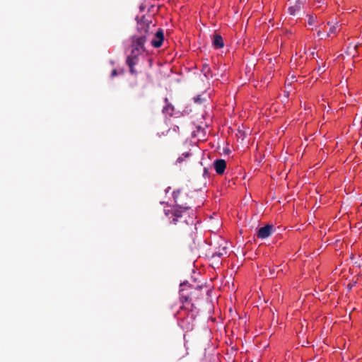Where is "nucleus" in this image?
Masks as SVG:
<instances>
[{
	"label": "nucleus",
	"instance_id": "8",
	"mask_svg": "<svg viewBox=\"0 0 362 362\" xmlns=\"http://www.w3.org/2000/svg\"><path fill=\"white\" fill-rule=\"evenodd\" d=\"M126 62L129 67V71L132 74H136V71L134 69V66L138 63V57L129 55L127 57Z\"/></svg>",
	"mask_w": 362,
	"mask_h": 362
},
{
	"label": "nucleus",
	"instance_id": "15",
	"mask_svg": "<svg viewBox=\"0 0 362 362\" xmlns=\"http://www.w3.org/2000/svg\"><path fill=\"white\" fill-rule=\"evenodd\" d=\"M315 21V18L313 17V16H310L309 19H308V24L309 25H313Z\"/></svg>",
	"mask_w": 362,
	"mask_h": 362
},
{
	"label": "nucleus",
	"instance_id": "14",
	"mask_svg": "<svg viewBox=\"0 0 362 362\" xmlns=\"http://www.w3.org/2000/svg\"><path fill=\"white\" fill-rule=\"evenodd\" d=\"M338 28H339L338 23H336V25L331 26L329 31L326 35L327 37H329L331 34L337 33Z\"/></svg>",
	"mask_w": 362,
	"mask_h": 362
},
{
	"label": "nucleus",
	"instance_id": "5",
	"mask_svg": "<svg viewBox=\"0 0 362 362\" xmlns=\"http://www.w3.org/2000/svg\"><path fill=\"white\" fill-rule=\"evenodd\" d=\"M214 167L218 175H222L226 168V162L224 159H217L214 163Z\"/></svg>",
	"mask_w": 362,
	"mask_h": 362
},
{
	"label": "nucleus",
	"instance_id": "11",
	"mask_svg": "<svg viewBox=\"0 0 362 362\" xmlns=\"http://www.w3.org/2000/svg\"><path fill=\"white\" fill-rule=\"evenodd\" d=\"M165 101L166 105L163 108V112L167 115L172 116L174 112V107L171 104L168 103V98H165Z\"/></svg>",
	"mask_w": 362,
	"mask_h": 362
},
{
	"label": "nucleus",
	"instance_id": "16",
	"mask_svg": "<svg viewBox=\"0 0 362 362\" xmlns=\"http://www.w3.org/2000/svg\"><path fill=\"white\" fill-rule=\"evenodd\" d=\"M118 75V72L116 69H113L111 72V77H115Z\"/></svg>",
	"mask_w": 362,
	"mask_h": 362
},
{
	"label": "nucleus",
	"instance_id": "21",
	"mask_svg": "<svg viewBox=\"0 0 362 362\" xmlns=\"http://www.w3.org/2000/svg\"><path fill=\"white\" fill-rule=\"evenodd\" d=\"M295 76L293 75L291 76V79H294Z\"/></svg>",
	"mask_w": 362,
	"mask_h": 362
},
{
	"label": "nucleus",
	"instance_id": "9",
	"mask_svg": "<svg viewBox=\"0 0 362 362\" xmlns=\"http://www.w3.org/2000/svg\"><path fill=\"white\" fill-rule=\"evenodd\" d=\"M303 6V3L299 0L296 1L294 4L288 8V12L291 15L295 16L300 11V8Z\"/></svg>",
	"mask_w": 362,
	"mask_h": 362
},
{
	"label": "nucleus",
	"instance_id": "12",
	"mask_svg": "<svg viewBox=\"0 0 362 362\" xmlns=\"http://www.w3.org/2000/svg\"><path fill=\"white\" fill-rule=\"evenodd\" d=\"M202 72L203 73V74L204 75V76L206 78H210L213 77V74H212L211 68L209 67V64H207L206 63H204L202 65Z\"/></svg>",
	"mask_w": 362,
	"mask_h": 362
},
{
	"label": "nucleus",
	"instance_id": "13",
	"mask_svg": "<svg viewBox=\"0 0 362 362\" xmlns=\"http://www.w3.org/2000/svg\"><path fill=\"white\" fill-rule=\"evenodd\" d=\"M226 254H227V248H226V247H223L221 249H219V250L218 252H216L213 255V257H214L216 256L221 257L223 255H226Z\"/></svg>",
	"mask_w": 362,
	"mask_h": 362
},
{
	"label": "nucleus",
	"instance_id": "18",
	"mask_svg": "<svg viewBox=\"0 0 362 362\" xmlns=\"http://www.w3.org/2000/svg\"><path fill=\"white\" fill-rule=\"evenodd\" d=\"M317 35H318L319 37H322V36L323 35V33H322L320 30H318V32H317Z\"/></svg>",
	"mask_w": 362,
	"mask_h": 362
},
{
	"label": "nucleus",
	"instance_id": "10",
	"mask_svg": "<svg viewBox=\"0 0 362 362\" xmlns=\"http://www.w3.org/2000/svg\"><path fill=\"white\" fill-rule=\"evenodd\" d=\"M212 44L216 49L222 48L224 46V42L222 37L219 34H215L213 36Z\"/></svg>",
	"mask_w": 362,
	"mask_h": 362
},
{
	"label": "nucleus",
	"instance_id": "7",
	"mask_svg": "<svg viewBox=\"0 0 362 362\" xmlns=\"http://www.w3.org/2000/svg\"><path fill=\"white\" fill-rule=\"evenodd\" d=\"M180 300L182 303V305L180 307V309H186L188 310H192L193 309L194 304L190 303V299L188 296L180 294Z\"/></svg>",
	"mask_w": 362,
	"mask_h": 362
},
{
	"label": "nucleus",
	"instance_id": "3",
	"mask_svg": "<svg viewBox=\"0 0 362 362\" xmlns=\"http://www.w3.org/2000/svg\"><path fill=\"white\" fill-rule=\"evenodd\" d=\"M164 40V33L162 29H158L154 34L153 38L151 41V45L155 48L161 47Z\"/></svg>",
	"mask_w": 362,
	"mask_h": 362
},
{
	"label": "nucleus",
	"instance_id": "17",
	"mask_svg": "<svg viewBox=\"0 0 362 362\" xmlns=\"http://www.w3.org/2000/svg\"><path fill=\"white\" fill-rule=\"evenodd\" d=\"M317 71L323 73L325 71V69L323 68H322V67H319L318 69H317Z\"/></svg>",
	"mask_w": 362,
	"mask_h": 362
},
{
	"label": "nucleus",
	"instance_id": "6",
	"mask_svg": "<svg viewBox=\"0 0 362 362\" xmlns=\"http://www.w3.org/2000/svg\"><path fill=\"white\" fill-rule=\"evenodd\" d=\"M188 354L186 347L180 345L173 351V356L177 360H181Z\"/></svg>",
	"mask_w": 362,
	"mask_h": 362
},
{
	"label": "nucleus",
	"instance_id": "4",
	"mask_svg": "<svg viewBox=\"0 0 362 362\" xmlns=\"http://www.w3.org/2000/svg\"><path fill=\"white\" fill-rule=\"evenodd\" d=\"M274 231V226L272 225H266L260 228L257 233V237L260 239H265L269 238Z\"/></svg>",
	"mask_w": 362,
	"mask_h": 362
},
{
	"label": "nucleus",
	"instance_id": "1",
	"mask_svg": "<svg viewBox=\"0 0 362 362\" xmlns=\"http://www.w3.org/2000/svg\"><path fill=\"white\" fill-rule=\"evenodd\" d=\"M155 24L142 16L137 22V31L131 37L130 56L138 57L146 51L145 45L147 40L153 35Z\"/></svg>",
	"mask_w": 362,
	"mask_h": 362
},
{
	"label": "nucleus",
	"instance_id": "2",
	"mask_svg": "<svg viewBox=\"0 0 362 362\" xmlns=\"http://www.w3.org/2000/svg\"><path fill=\"white\" fill-rule=\"evenodd\" d=\"M173 199L178 208L175 209L171 213L172 223L177 224L179 222L187 226L192 225L194 223L192 218L189 217V219L184 218V214L190 209V205L194 204L192 196L182 189H178L173 192Z\"/></svg>",
	"mask_w": 362,
	"mask_h": 362
},
{
	"label": "nucleus",
	"instance_id": "22",
	"mask_svg": "<svg viewBox=\"0 0 362 362\" xmlns=\"http://www.w3.org/2000/svg\"><path fill=\"white\" fill-rule=\"evenodd\" d=\"M288 81H289V78H287V79H286V82H288ZM289 83H291L289 82Z\"/></svg>",
	"mask_w": 362,
	"mask_h": 362
},
{
	"label": "nucleus",
	"instance_id": "20",
	"mask_svg": "<svg viewBox=\"0 0 362 362\" xmlns=\"http://www.w3.org/2000/svg\"><path fill=\"white\" fill-rule=\"evenodd\" d=\"M182 160V158H179L177 159V161H178V162H181Z\"/></svg>",
	"mask_w": 362,
	"mask_h": 362
},
{
	"label": "nucleus",
	"instance_id": "19",
	"mask_svg": "<svg viewBox=\"0 0 362 362\" xmlns=\"http://www.w3.org/2000/svg\"><path fill=\"white\" fill-rule=\"evenodd\" d=\"M204 175L208 173V170H206V168H204Z\"/></svg>",
	"mask_w": 362,
	"mask_h": 362
}]
</instances>
